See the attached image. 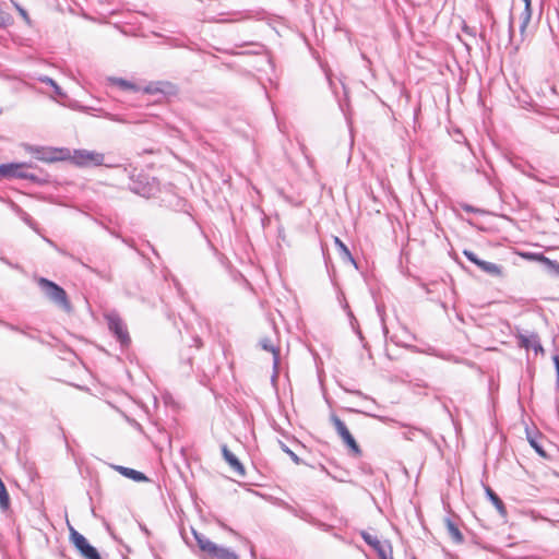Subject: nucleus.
I'll return each instance as SVG.
<instances>
[{"label":"nucleus","instance_id":"nucleus-1","mask_svg":"<svg viewBox=\"0 0 559 559\" xmlns=\"http://www.w3.org/2000/svg\"><path fill=\"white\" fill-rule=\"evenodd\" d=\"M38 285L52 302H55L67 312L71 311V304L68 299L66 290L61 286L44 277L38 280Z\"/></svg>","mask_w":559,"mask_h":559},{"label":"nucleus","instance_id":"nucleus-2","mask_svg":"<svg viewBox=\"0 0 559 559\" xmlns=\"http://www.w3.org/2000/svg\"><path fill=\"white\" fill-rule=\"evenodd\" d=\"M199 548L213 559H238V555L230 548L218 546L202 534L194 532Z\"/></svg>","mask_w":559,"mask_h":559},{"label":"nucleus","instance_id":"nucleus-3","mask_svg":"<svg viewBox=\"0 0 559 559\" xmlns=\"http://www.w3.org/2000/svg\"><path fill=\"white\" fill-rule=\"evenodd\" d=\"M71 162L79 167L102 166L112 167L111 164L105 163V155L96 151L74 150Z\"/></svg>","mask_w":559,"mask_h":559},{"label":"nucleus","instance_id":"nucleus-4","mask_svg":"<svg viewBox=\"0 0 559 559\" xmlns=\"http://www.w3.org/2000/svg\"><path fill=\"white\" fill-rule=\"evenodd\" d=\"M105 319L109 331L116 336L121 346H128L131 343V338L127 325L120 316L117 312L111 311L105 314Z\"/></svg>","mask_w":559,"mask_h":559},{"label":"nucleus","instance_id":"nucleus-5","mask_svg":"<svg viewBox=\"0 0 559 559\" xmlns=\"http://www.w3.org/2000/svg\"><path fill=\"white\" fill-rule=\"evenodd\" d=\"M31 167V164L26 163H11V164H2L0 165V179L7 178H17V179H28L36 180V176L28 173L27 169Z\"/></svg>","mask_w":559,"mask_h":559},{"label":"nucleus","instance_id":"nucleus-6","mask_svg":"<svg viewBox=\"0 0 559 559\" xmlns=\"http://www.w3.org/2000/svg\"><path fill=\"white\" fill-rule=\"evenodd\" d=\"M70 540L84 559H102L97 549L90 545L87 539L73 527L70 528Z\"/></svg>","mask_w":559,"mask_h":559},{"label":"nucleus","instance_id":"nucleus-7","mask_svg":"<svg viewBox=\"0 0 559 559\" xmlns=\"http://www.w3.org/2000/svg\"><path fill=\"white\" fill-rule=\"evenodd\" d=\"M360 536L376 550L380 559H393L392 546L388 540H380L377 536L366 531H361Z\"/></svg>","mask_w":559,"mask_h":559},{"label":"nucleus","instance_id":"nucleus-8","mask_svg":"<svg viewBox=\"0 0 559 559\" xmlns=\"http://www.w3.org/2000/svg\"><path fill=\"white\" fill-rule=\"evenodd\" d=\"M463 254L468 261L477 265L485 273L495 276H500L502 274L501 267L498 264L479 259L475 252L471 250H464Z\"/></svg>","mask_w":559,"mask_h":559},{"label":"nucleus","instance_id":"nucleus-9","mask_svg":"<svg viewBox=\"0 0 559 559\" xmlns=\"http://www.w3.org/2000/svg\"><path fill=\"white\" fill-rule=\"evenodd\" d=\"M531 19H532V9H528V8H524L516 17L511 15L510 21H509L510 33L512 34L514 23L518 21L521 36L524 37L526 27L530 24Z\"/></svg>","mask_w":559,"mask_h":559},{"label":"nucleus","instance_id":"nucleus-10","mask_svg":"<svg viewBox=\"0 0 559 559\" xmlns=\"http://www.w3.org/2000/svg\"><path fill=\"white\" fill-rule=\"evenodd\" d=\"M224 460L228 463L230 468L238 475L245 476V467L237 456L228 449L226 444L221 447Z\"/></svg>","mask_w":559,"mask_h":559},{"label":"nucleus","instance_id":"nucleus-11","mask_svg":"<svg viewBox=\"0 0 559 559\" xmlns=\"http://www.w3.org/2000/svg\"><path fill=\"white\" fill-rule=\"evenodd\" d=\"M518 340H519V345L521 347H524L526 349H534V352L537 354V353H543L544 352V348L540 344V340L538 337V335L536 333H531L530 335H519L518 336Z\"/></svg>","mask_w":559,"mask_h":559},{"label":"nucleus","instance_id":"nucleus-12","mask_svg":"<svg viewBox=\"0 0 559 559\" xmlns=\"http://www.w3.org/2000/svg\"><path fill=\"white\" fill-rule=\"evenodd\" d=\"M260 345H261V347L264 350L272 353V355H273V369H274L273 377L274 378L277 377V374H278V366H280V347L274 345L273 342L270 338H262L260 341Z\"/></svg>","mask_w":559,"mask_h":559},{"label":"nucleus","instance_id":"nucleus-13","mask_svg":"<svg viewBox=\"0 0 559 559\" xmlns=\"http://www.w3.org/2000/svg\"><path fill=\"white\" fill-rule=\"evenodd\" d=\"M525 257L543 263L550 272L559 276V263L557 261L550 260L543 253H530L525 254Z\"/></svg>","mask_w":559,"mask_h":559},{"label":"nucleus","instance_id":"nucleus-14","mask_svg":"<svg viewBox=\"0 0 559 559\" xmlns=\"http://www.w3.org/2000/svg\"><path fill=\"white\" fill-rule=\"evenodd\" d=\"M331 421H332L337 435L342 438L344 443L348 442L353 438V436L349 432V430L347 429L345 423L340 417H337L336 415H333L331 417Z\"/></svg>","mask_w":559,"mask_h":559},{"label":"nucleus","instance_id":"nucleus-15","mask_svg":"<svg viewBox=\"0 0 559 559\" xmlns=\"http://www.w3.org/2000/svg\"><path fill=\"white\" fill-rule=\"evenodd\" d=\"M115 469L118 471L121 475H123L134 481L147 480V477L143 473L135 471L133 468L117 465V466H115Z\"/></svg>","mask_w":559,"mask_h":559},{"label":"nucleus","instance_id":"nucleus-16","mask_svg":"<svg viewBox=\"0 0 559 559\" xmlns=\"http://www.w3.org/2000/svg\"><path fill=\"white\" fill-rule=\"evenodd\" d=\"M445 526H447L450 537L452 538V540L454 543H456V544L463 543L464 537H463L460 528L457 527V525L451 519H449V518L445 519Z\"/></svg>","mask_w":559,"mask_h":559},{"label":"nucleus","instance_id":"nucleus-17","mask_svg":"<svg viewBox=\"0 0 559 559\" xmlns=\"http://www.w3.org/2000/svg\"><path fill=\"white\" fill-rule=\"evenodd\" d=\"M10 508H11L10 496L5 488L4 483L0 478V510L2 512H7L10 510Z\"/></svg>","mask_w":559,"mask_h":559},{"label":"nucleus","instance_id":"nucleus-18","mask_svg":"<svg viewBox=\"0 0 559 559\" xmlns=\"http://www.w3.org/2000/svg\"><path fill=\"white\" fill-rule=\"evenodd\" d=\"M486 493L488 496V498L490 499V501L493 503V506L496 507V509L498 510V512L501 514V515H506L507 514V510H506V507H504V503L502 502V500L498 497V495L490 488V487H487L486 488Z\"/></svg>","mask_w":559,"mask_h":559},{"label":"nucleus","instance_id":"nucleus-19","mask_svg":"<svg viewBox=\"0 0 559 559\" xmlns=\"http://www.w3.org/2000/svg\"><path fill=\"white\" fill-rule=\"evenodd\" d=\"M171 85L167 82H158V83H151L144 88V92L147 94H156V93H165V87H170Z\"/></svg>","mask_w":559,"mask_h":559},{"label":"nucleus","instance_id":"nucleus-20","mask_svg":"<svg viewBox=\"0 0 559 559\" xmlns=\"http://www.w3.org/2000/svg\"><path fill=\"white\" fill-rule=\"evenodd\" d=\"M36 153V157L39 159V160H44V162H53V160H57L58 157L55 155L56 152H52V151H45L44 148H36L34 151Z\"/></svg>","mask_w":559,"mask_h":559},{"label":"nucleus","instance_id":"nucleus-21","mask_svg":"<svg viewBox=\"0 0 559 559\" xmlns=\"http://www.w3.org/2000/svg\"><path fill=\"white\" fill-rule=\"evenodd\" d=\"M334 243L336 245V247L341 251V253L344 257V259H347L350 262H354V258H353L350 251L348 250L347 246L338 237L334 238Z\"/></svg>","mask_w":559,"mask_h":559},{"label":"nucleus","instance_id":"nucleus-22","mask_svg":"<svg viewBox=\"0 0 559 559\" xmlns=\"http://www.w3.org/2000/svg\"><path fill=\"white\" fill-rule=\"evenodd\" d=\"M39 81L45 83V84H48L50 85L52 88H53V92L57 96H64V93L62 92V90L60 88V86L56 83L55 80H52L51 78L49 76H40L39 78Z\"/></svg>","mask_w":559,"mask_h":559},{"label":"nucleus","instance_id":"nucleus-23","mask_svg":"<svg viewBox=\"0 0 559 559\" xmlns=\"http://www.w3.org/2000/svg\"><path fill=\"white\" fill-rule=\"evenodd\" d=\"M13 17L10 13L0 9V29L7 28L13 25Z\"/></svg>","mask_w":559,"mask_h":559},{"label":"nucleus","instance_id":"nucleus-24","mask_svg":"<svg viewBox=\"0 0 559 559\" xmlns=\"http://www.w3.org/2000/svg\"><path fill=\"white\" fill-rule=\"evenodd\" d=\"M13 5H14V8L16 9V11L19 12V14L21 15V17L25 21V23H26L27 25H31V24H32V20H31V17H29V15H28L27 11H26L24 8H22V7H21L19 3H16V2H13Z\"/></svg>","mask_w":559,"mask_h":559},{"label":"nucleus","instance_id":"nucleus-25","mask_svg":"<svg viewBox=\"0 0 559 559\" xmlns=\"http://www.w3.org/2000/svg\"><path fill=\"white\" fill-rule=\"evenodd\" d=\"M115 83L119 85L123 90H135V85L127 80L123 79H116Z\"/></svg>","mask_w":559,"mask_h":559},{"label":"nucleus","instance_id":"nucleus-26","mask_svg":"<svg viewBox=\"0 0 559 559\" xmlns=\"http://www.w3.org/2000/svg\"><path fill=\"white\" fill-rule=\"evenodd\" d=\"M345 444L356 454L359 455L361 453L359 445L357 444L354 437L348 441L345 442Z\"/></svg>","mask_w":559,"mask_h":559},{"label":"nucleus","instance_id":"nucleus-27","mask_svg":"<svg viewBox=\"0 0 559 559\" xmlns=\"http://www.w3.org/2000/svg\"><path fill=\"white\" fill-rule=\"evenodd\" d=\"M130 189L134 193L141 194V195H144V197L148 195V193H150V189L146 188V187L132 186Z\"/></svg>","mask_w":559,"mask_h":559},{"label":"nucleus","instance_id":"nucleus-28","mask_svg":"<svg viewBox=\"0 0 559 559\" xmlns=\"http://www.w3.org/2000/svg\"><path fill=\"white\" fill-rule=\"evenodd\" d=\"M283 450L295 461L296 463H299V457L292 451L289 448H287L285 444H283Z\"/></svg>","mask_w":559,"mask_h":559},{"label":"nucleus","instance_id":"nucleus-29","mask_svg":"<svg viewBox=\"0 0 559 559\" xmlns=\"http://www.w3.org/2000/svg\"><path fill=\"white\" fill-rule=\"evenodd\" d=\"M531 442V445L543 456H545V452L543 451L542 447L534 440V439H531L530 440Z\"/></svg>","mask_w":559,"mask_h":559},{"label":"nucleus","instance_id":"nucleus-30","mask_svg":"<svg viewBox=\"0 0 559 559\" xmlns=\"http://www.w3.org/2000/svg\"><path fill=\"white\" fill-rule=\"evenodd\" d=\"M23 221L29 225L31 227H33V219L31 218V216L26 213L23 214Z\"/></svg>","mask_w":559,"mask_h":559},{"label":"nucleus","instance_id":"nucleus-31","mask_svg":"<svg viewBox=\"0 0 559 559\" xmlns=\"http://www.w3.org/2000/svg\"><path fill=\"white\" fill-rule=\"evenodd\" d=\"M194 342H195V346H197V348H200V347L202 346V341H201V338L195 337V338H194Z\"/></svg>","mask_w":559,"mask_h":559},{"label":"nucleus","instance_id":"nucleus-32","mask_svg":"<svg viewBox=\"0 0 559 559\" xmlns=\"http://www.w3.org/2000/svg\"><path fill=\"white\" fill-rule=\"evenodd\" d=\"M9 328L12 330V331H17V332H21L23 334H26L24 331L20 330L19 328L16 326H13V325H9Z\"/></svg>","mask_w":559,"mask_h":559},{"label":"nucleus","instance_id":"nucleus-33","mask_svg":"<svg viewBox=\"0 0 559 559\" xmlns=\"http://www.w3.org/2000/svg\"><path fill=\"white\" fill-rule=\"evenodd\" d=\"M524 1V8H528V9H532L531 7V0H523Z\"/></svg>","mask_w":559,"mask_h":559},{"label":"nucleus","instance_id":"nucleus-34","mask_svg":"<svg viewBox=\"0 0 559 559\" xmlns=\"http://www.w3.org/2000/svg\"><path fill=\"white\" fill-rule=\"evenodd\" d=\"M524 1V8H528V9H532L531 7V0H523Z\"/></svg>","mask_w":559,"mask_h":559},{"label":"nucleus","instance_id":"nucleus-35","mask_svg":"<svg viewBox=\"0 0 559 559\" xmlns=\"http://www.w3.org/2000/svg\"><path fill=\"white\" fill-rule=\"evenodd\" d=\"M412 435H414V431H409L407 439H411Z\"/></svg>","mask_w":559,"mask_h":559},{"label":"nucleus","instance_id":"nucleus-36","mask_svg":"<svg viewBox=\"0 0 559 559\" xmlns=\"http://www.w3.org/2000/svg\"><path fill=\"white\" fill-rule=\"evenodd\" d=\"M412 435H414V431H409L407 439H411Z\"/></svg>","mask_w":559,"mask_h":559},{"label":"nucleus","instance_id":"nucleus-37","mask_svg":"<svg viewBox=\"0 0 559 559\" xmlns=\"http://www.w3.org/2000/svg\"><path fill=\"white\" fill-rule=\"evenodd\" d=\"M412 435H414V431H409L407 439H411Z\"/></svg>","mask_w":559,"mask_h":559},{"label":"nucleus","instance_id":"nucleus-38","mask_svg":"<svg viewBox=\"0 0 559 559\" xmlns=\"http://www.w3.org/2000/svg\"><path fill=\"white\" fill-rule=\"evenodd\" d=\"M554 185L559 187V180L557 182H555Z\"/></svg>","mask_w":559,"mask_h":559}]
</instances>
